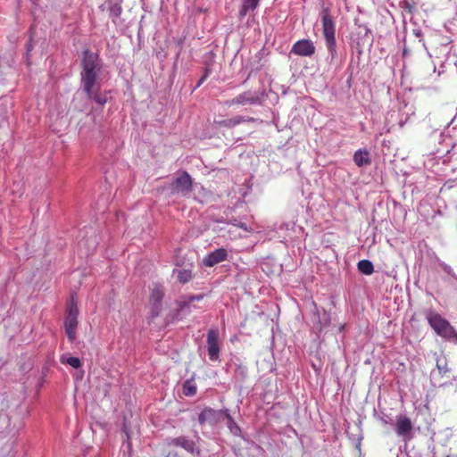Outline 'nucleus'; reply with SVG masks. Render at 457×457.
Instances as JSON below:
<instances>
[{
	"instance_id": "obj_1",
	"label": "nucleus",
	"mask_w": 457,
	"mask_h": 457,
	"mask_svg": "<svg viewBox=\"0 0 457 457\" xmlns=\"http://www.w3.org/2000/svg\"><path fill=\"white\" fill-rule=\"evenodd\" d=\"M81 68V85L87 98L99 105L105 104L107 96L101 93L103 62L99 54L85 49L82 53Z\"/></svg>"
},
{
	"instance_id": "obj_2",
	"label": "nucleus",
	"mask_w": 457,
	"mask_h": 457,
	"mask_svg": "<svg viewBox=\"0 0 457 457\" xmlns=\"http://www.w3.org/2000/svg\"><path fill=\"white\" fill-rule=\"evenodd\" d=\"M425 318L437 336L457 345V331L445 318L433 310H428Z\"/></svg>"
},
{
	"instance_id": "obj_3",
	"label": "nucleus",
	"mask_w": 457,
	"mask_h": 457,
	"mask_svg": "<svg viewBox=\"0 0 457 457\" xmlns=\"http://www.w3.org/2000/svg\"><path fill=\"white\" fill-rule=\"evenodd\" d=\"M320 20L322 25V33L324 36L326 46L331 59H334L337 55V41H336V21L334 17L331 15L330 9L323 6L320 13Z\"/></svg>"
},
{
	"instance_id": "obj_4",
	"label": "nucleus",
	"mask_w": 457,
	"mask_h": 457,
	"mask_svg": "<svg viewBox=\"0 0 457 457\" xmlns=\"http://www.w3.org/2000/svg\"><path fill=\"white\" fill-rule=\"evenodd\" d=\"M165 295V289L162 284L155 283L150 287L149 305L150 318L158 317L162 311V300Z\"/></svg>"
},
{
	"instance_id": "obj_5",
	"label": "nucleus",
	"mask_w": 457,
	"mask_h": 457,
	"mask_svg": "<svg viewBox=\"0 0 457 457\" xmlns=\"http://www.w3.org/2000/svg\"><path fill=\"white\" fill-rule=\"evenodd\" d=\"M172 195L186 196L192 191V179L187 171H183L176 177L170 185Z\"/></svg>"
},
{
	"instance_id": "obj_6",
	"label": "nucleus",
	"mask_w": 457,
	"mask_h": 457,
	"mask_svg": "<svg viewBox=\"0 0 457 457\" xmlns=\"http://www.w3.org/2000/svg\"><path fill=\"white\" fill-rule=\"evenodd\" d=\"M228 409L214 410L211 407H205L198 415V422L204 426L209 424L210 426H216L225 420V415Z\"/></svg>"
},
{
	"instance_id": "obj_7",
	"label": "nucleus",
	"mask_w": 457,
	"mask_h": 457,
	"mask_svg": "<svg viewBox=\"0 0 457 457\" xmlns=\"http://www.w3.org/2000/svg\"><path fill=\"white\" fill-rule=\"evenodd\" d=\"M166 444L169 446L181 447L193 455L199 456L201 453V450L196 446L195 442L185 436L169 437L166 439Z\"/></svg>"
},
{
	"instance_id": "obj_8",
	"label": "nucleus",
	"mask_w": 457,
	"mask_h": 457,
	"mask_svg": "<svg viewBox=\"0 0 457 457\" xmlns=\"http://www.w3.org/2000/svg\"><path fill=\"white\" fill-rule=\"evenodd\" d=\"M207 352L211 361L220 360V347L219 344V331L217 328H211L207 333Z\"/></svg>"
},
{
	"instance_id": "obj_9",
	"label": "nucleus",
	"mask_w": 457,
	"mask_h": 457,
	"mask_svg": "<svg viewBox=\"0 0 457 457\" xmlns=\"http://www.w3.org/2000/svg\"><path fill=\"white\" fill-rule=\"evenodd\" d=\"M261 96L255 91L247 90L239 94L236 97L225 102L227 106H233L236 104H260Z\"/></svg>"
},
{
	"instance_id": "obj_10",
	"label": "nucleus",
	"mask_w": 457,
	"mask_h": 457,
	"mask_svg": "<svg viewBox=\"0 0 457 457\" xmlns=\"http://www.w3.org/2000/svg\"><path fill=\"white\" fill-rule=\"evenodd\" d=\"M290 53L299 56L309 57L315 53V46L312 40L301 39L293 45Z\"/></svg>"
},
{
	"instance_id": "obj_11",
	"label": "nucleus",
	"mask_w": 457,
	"mask_h": 457,
	"mask_svg": "<svg viewBox=\"0 0 457 457\" xmlns=\"http://www.w3.org/2000/svg\"><path fill=\"white\" fill-rule=\"evenodd\" d=\"M228 257V251L225 248H219L209 253L204 259L203 264L206 267L214 265L225 261Z\"/></svg>"
},
{
	"instance_id": "obj_12",
	"label": "nucleus",
	"mask_w": 457,
	"mask_h": 457,
	"mask_svg": "<svg viewBox=\"0 0 457 457\" xmlns=\"http://www.w3.org/2000/svg\"><path fill=\"white\" fill-rule=\"evenodd\" d=\"M412 422L410 418L405 415L396 417L395 432L399 436L405 437L409 436L412 430Z\"/></svg>"
},
{
	"instance_id": "obj_13",
	"label": "nucleus",
	"mask_w": 457,
	"mask_h": 457,
	"mask_svg": "<svg viewBox=\"0 0 457 457\" xmlns=\"http://www.w3.org/2000/svg\"><path fill=\"white\" fill-rule=\"evenodd\" d=\"M191 301L187 298L184 301L178 302V309L174 314H169L166 317L167 322H172L176 320H181L184 314L190 312Z\"/></svg>"
},
{
	"instance_id": "obj_14",
	"label": "nucleus",
	"mask_w": 457,
	"mask_h": 457,
	"mask_svg": "<svg viewBox=\"0 0 457 457\" xmlns=\"http://www.w3.org/2000/svg\"><path fill=\"white\" fill-rule=\"evenodd\" d=\"M78 316H79V309L75 303H71L66 312V316L64 320V328H77L78 326Z\"/></svg>"
},
{
	"instance_id": "obj_15",
	"label": "nucleus",
	"mask_w": 457,
	"mask_h": 457,
	"mask_svg": "<svg viewBox=\"0 0 457 457\" xmlns=\"http://www.w3.org/2000/svg\"><path fill=\"white\" fill-rule=\"evenodd\" d=\"M253 121H254V119L253 117L237 115L230 119L219 120L216 123L218 124L219 127L231 129V128H234L243 122H253Z\"/></svg>"
},
{
	"instance_id": "obj_16",
	"label": "nucleus",
	"mask_w": 457,
	"mask_h": 457,
	"mask_svg": "<svg viewBox=\"0 0 457 457\" xmlns=\"http://www.w3.org/2000/svg\"><path fill=\"white\" fill-rule=\"evenodd\" d=\"M353 159L358 167L368 166L371 163L370 154L367 149H358L354 153Z\"/></svg>"
},
{
	"instance_id": "obj_17",
	"label": "nucleus",
	"mask_w": 457,
	"mask_h": 457,
	"mask_svg": "<svg viewBox=\"0 0 457 457\" xmlns=\"http://www.w3.org/2000/svg\"><path fill=\"white\" fill-rule=\"evenodd\" d=\"M259 2L260 0H243L239 10V18L243 19L250 10H255L259 5Z\"/></svg>"
},
{
	"instance_id": "obj_18",
	"label": "nucleus",
	"mask_w": 457,
	"mask_h": 457,
	"mask_svg": "<svg viewBox=\"0 0 457 457\" xmlns=\"http://www.w3.org/2000/svg\"><path fill=\"white\" fill-rule=\"evenodd\" d=\"M225 419L227 420V427L229 432L235 436H242L241 428L236 423L228 411L225 415Z\"/></svg>"
},
{
	"instance_id": "obj_19",
	"label": "nucleus",
	"mask_w": 457,
	"mask_h": 457,
	"mask_svg": "<svg viewBox=\"0 0 457 457\" xmlns=\"http://www.w3.org/2000/svg\"><path fill=\"white\" fill-rule=\"evenodd\" d=\"M436 369L441 375V377L445 376L446 373L450 372V368L448 367L447 359L445 355L437 356L436 359Z\"/></svg>"
},
{
	"instance_id": "obj_20",
	"label": "nucleus",
	"mask_w": 457,
	"mask_h": 457,
	"mask_svg": "<svg viewBox=\"0 0 457 457\" xmlns=\"http://www.w3.org/2000/svg\"><path fill=\"white\" fill-rule=\"evenodd\" d=\"M247 377V368L243 364H237L236 366L233 378L236 382L242 383Z\"/></svg>"
},
{
	"instance_id": "obj_21",
	"label": "nucleus",
	"mask_w": 457,
	"mask_h": 457,
	"mask_svg": "<svg viewBox=\"0 0 457 457\" xmlns=\"http://www.w3.org/2000/svg\"><path fill=\"white\" fill-rule=\"evenodd\" d=\"M358 270L364 275H371L374 272L373 263L370 260H361L357 264Z\"/></svg>"
},
{
	"instance_id": "obj_22",
	"label": "nucleus",
	"mask_w": 457,
	"mask_h": 457,
	"mask_svg": "<svg viewBox=\"0 0 457 457\" xmlns=\"http://www.w3.org/2000/svg\"><path fill=\"white\" fill-rule=\"evenodd\" d=\"M122 12V7L120 4L117 2H111L109 4V15L112 21L115 23Z\"/></svg>"
},
{
	"instance_id": "obj_23",
	"label": "nucleus",
	"mask_w": 457,
	"mask_h": 457,
	"mask_svg": "<svg viewBox=\"0 0 457 457\" xmlns=\"http://www.w3.org/2000/svg\"><path fill=\"white\" fill-rule=\"evenodd\" d=\"M183 394L186 396H193L196 394V386L192 379H187L184 382Z\"/></svg>"
},
{
	"instance_id": "obj_24",
	"label": "nucleus",
	"mask_w": 457,
	"mask_h": 457,
	"mask_svg": "<svg viewBox=\"0 0 457 457\" xmlns=\"http://www.w3.org/2000/svg\"><path fill=\"white\" fill-rule=\"evenodd\" d=\"M173 272H177L178 280L182 283H187L192 278V272L190 270L183 269V270H174Z\"/></svg>"
},
{
	"instance_id": "obj_25",
	"label": "nucleus",
	"mask_w": 457,
	"mask_h": 457,
	"mask_svg": "<svg viewBox=\"0 0 457 457\" xmlns=\"http://www.w3.org/2000/svg\"><path fill=\"white\" fill-rule=\"evenodd\" d=\"M359 29H363L364 35L359 39L360 41L358 44L361 42L362 44L369 43L371 45L373 43V36L371 34V30L366 25H360Z\"/></svg>"
},
{
	"instance_id": "obj_26",
	"label": "nucleus",
	"mask_w": 457,
	"mask_h": 457,
	"mask_svg": "<svg viewBox=\"0 0 457 457\" xmlns=\"http://www.w3.org/2000/svg\"><path fill=\"white\" fill-rule=\"evenodd\" d=\"M62 363L69 364L74 369H79L81 367L82 362L78 357H65L62 356L60 359Z\"/></svg>"
},
{
	"instance_id": "obj_27",
	"label": "nucleus",
	"mask_w": 457,
	"mask_h": 457,
	"mask_svg": "<svg viewBox=\"0 0 457 457\" xmlns=\"http://www.w3.org/2000/svg\"><path fill=\"white\" fill-rule=\"evenodd\" d=\"M212 69L211 68V66L209 64H207L204 68L203 76L200 78V79L198 80V82L195 85V88L199 87L207 79V78L212 74Z\"/></svg>"
},
{
	"instance_id": "obj_28",
	"label": "nucleus",
	"mask_w": 457,
	"mask_h": 457,
	"mask_svg": "<svg viewBox=\"0 0 457 457\" xmlns=\"http://www.w3.org/2000/svg\"><path fill=\"white\" fill-rule=\"evenodd\" d=\"M438 265L442 268V270L445 273H447L448 275H450V276H452V277H453L455 278H457L455 276V273H454L453 268L450 265L446 264L445 262H442L440 260H438Z\"/></svg>"
},
{
	"instance_id": "obj_29",
	"label": "nucleus",
	"mask_w": 457,
	"mask_h": 457,
	"mask_svg": "<svg viewBox=\"0 0 457 457\" xmlns=\"http://www.w3.org/2000/svg\"><path fill=\"white\" fill-rule=\"evenodd\" d=\"M67 337L71 343H73L76 339V328H65Z\"/></svg>"
},
{
	"instance_id": "obj_30",
	"label": "nucleus",
	"mask_w": 457,
	"mask_h": 457,
	"mask_svg": "<svg viewBox=\"0 0 457 457\" xmlns=\"http://www.w3.org/2000/svg\"><path fill=\"white\" fill-rule=\"evenodd\" d=\"M230 224L237 227V228H240L245 231H249V228L248 227L246 226L245 223H243V222H239L237 221L236 219H232L230 221H229Z\"/></svg>"
},
{
	"instance_id": "obj_31",
	"label": "nucleus",
	"mask_w": 457,
	"mask_h": 457,
	"mask_svg": "<svg viewBox=\"0 0 457 457\" xmlns=\"http://www.w3.org/2000/svg\"><path fill=\"white\" fill-rule=\"evenodd\" d=\"M323 320H324V323L322 324L321 320H320V318L319 317V327H317V328H318L320 331H321V330H322V328H323L324 327H326V326H327V324H328V315H327V313H326V312H324Z\"/></svg>"
},
{
	"instance_id": "obj_32",
	"label": "nucleus",
	"mask_w": 457,
	"mask_h": 457,
	"mask_svg": "<svg viewBox=\"0 0 457 457\" xmlns=\"http://www.w3.org/2000/svg\"><path fill=\"white\" fill-rule=\"evenodd\" d=\"M191 303L194 301H200L204 298V295H190L187 297Z\"/></svg>"
},
{
	"instance_id": "obj_33",
	"label": "nucleus",
	"mask_w": 457,
	"mask_h": 457,
	"mask_svg": "<svg viewBox=\"0 0 457 457\" xmlns=\"http://www.w3.org/2000/svg\"><path fill=\"white\" fill-rule=\"evenodd\" d=\"M410 54L409 50L407 48H404L403 51V55L407 56Z\"/></svg>"
},
{
	"instance_id": "obj_34",
	"label": "nucleus",
	"mask_w": 457,
	"mask_h": 457,
	"mask_svg": "<svg viewBox=\"0 0 457 457\" xmlns=\"http://www.w3.org/2000/svg\"><path fill=\"white\" fill-rule=\"evenodd\" d=\"M165 457H170V453H169L168 455H166Z\"/></svg>"
}]
</instances>
